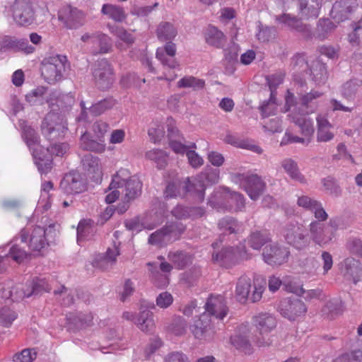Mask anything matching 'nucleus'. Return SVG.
<instances>
[{
    "label": "nucleus",
    "instance_id": "obj_1",
    "mask_svg": "<svg viewBox=\"0 0 362 362\" xmlns=\"http://www.w3.org/2000/svg\"><path fill=\"white\" fill-rule=\"evenodd\" d=\"M19 127L22 129V137L32 153L35 164L41 174H47L52 167L49 152L57 156H62L69 149L67 144H54L50 147L44 148L39 142V136L35 130L26 124L25 121L20 120Z\"/></svg>",
    "mask_w": 362,
    "mask_h": 362
},
{
    "label": "nucleus",
    "instance_id": "obj_2",
    "mask_svg": "<svg viewBox=\"0 0 362 362\" xmlns=\"http://www.w3.org/2000/svg\"><path fill=\"white\" fill-rule=\"evenodd\" d=\"M286 111L290 112L288 117L298 127L302 136H295L290 131L286 130L280 144L284 146L299 143L308 146L312 140L315 131L313 119L300 112V108L297 107L294 95L289 91L286 97Z\"/></svg>",
    "mask_w": 362,
    "mask_h": 362
},
{
    "label": "nucleus",
    "instance_id": "obj_3",
    "mask_svg": "<svg viewBox=\"0 0 362 362\" xmlns=\"http://www.w3.org/2000/svg\"><path fill=\"white\" fill-rule=\"evenodd\" d=\"M208 204L219 211H238L245 207V203L243 194L220 187L209 197Z\"/></svg>",
    "mask_w": 362,
    "mask_h": 362
},
{
    "label": "nucleus",
    "instance_id": "obj_4",
    "mask_svg": "<svg viewBox=\"0 0 362 362\" xmlns=\"http://www.w3.org/2000/svg\"><path fill=\"white\" fill-rule=\"evenodd\" d=\"M55 235L52 225L45 228L36 226L33 228H23L19 232L21 243L26 244L33 252H42L47 245L49 238Z\"/></svg>",
    "mask_w": 362,
    "mask_h": 362
},
{
    "label": "nucleus",
    "instance_id": "obj_5",
    "mask_svg": "<svg viewBox=\"0 0 362 362\" xmlns=\"http://www.w3.org/2000/svg\"><path fill=\"white\" fill-rule=\"evenodd\" d=\"M69 64L64 55L52 54L45 57L41 63V74L49 84H54L62 81Z\"/></svg>",
    "mask_w": 362,
    "mask_h": 362
},
{
    "label": "nucleus",
    "instance_id": "obj_6",
    "mask_svg": "<svg viewBox=\"0 0 362 362\" xmlns=\"http://www.w3.org/2000/svg\"><path fill=\"white\" fill-rule=\"evenodd\" d=\"M119 187L127 200L136 198L141 194L142 184L135 176H131L127 169H119L113 175L111 182V189Z\"/></svg>",
    "mask_w": 362,
    "mask_h": 362
},
{
    "label": "nucleus",
    "instance_id": "obj_7",
    "mask_svg": "<svg viewBox=\"0 0 362 362\" xmlns=\"http://www.w3.org/2000/svg\"><path fill=\"white\" fill-rule=\"evenodd\" d=\"M253 325L259 335L253 337V341L259 347L269 346L272 344V339L269 334L276 327L275 317L269 313H259L253 317Z\"/></svg>",
    "mask_w": 362,
    "mask_h": 362
},
{
    "label": "nucleus",
    "instance_id": "obj_8",
    "mask_svg": "<svg viewBox=\"0 0 362 362\" xmlns=\"http://www.w3.org/2000/svg\"><path fill=\"white\" fill-rule=\"evenodd\" d=\"M230 180L238 185L252 200H257L265 189V183L257 175L250 173H230Z\"/></svg>",
    "mask_w": 362,
    "mask_h": 362
},
{
    "label": "nucleus",
    "instance_id": "obj_9",
    "mask_svg": "<svg viewBox=\"0 0 362 362\" xmlns=\"http://www.w3.org/2000/svg\"><path fill=\"white\" fill-rule=\"evenodd\" d=\"M7 12L18 26H29L35 21L34 4L30 0H15Z\"/></svg>",
    "mask_w": 362,
    "mask_h": 362
},
{
    "label": "nucleus",
    "instance_id": "obj_10",
    "mask_svg": "<svg viewBox=\"0 0 362 362\" xmlns=\"http://www.w3.org/2000/svg\"><path fill=\"white\" fill-rule=\"evenodd\" d=\"M67 130V123L64 117L54 111L46 115L42 124V132L50 141L64 137Z\"/></svg>",
    "mask_w": 362,
    "mask_h": 362
},
{
    "label": "nucleus",
    "instance_id": "obj_11",
    "mask_svg": "<svg viewBox=\"0 0 362 362\" xmlns=\"http://www.w3.org/2000/svg\"><path fill=\"white\" fill-rule=\"evenodd\" d=\"M185 230V227L181 223L167 224L151 233L148 237V242L150 245L163 247L178 240Z\"/></svg>",
    "mask_w": 362,
    "mask_h": 362
},
{
    "label": "nucleus",
    "instance_id": "obj_12",
    "mask_svg": "<svg viewBox=\"0 0 362 362\" xmlns=\"http://www.w3.org/2000/svg\"><path fill=\"white\" fill-rule=\"evenodd\" d=\"M250 258V255L244 245L236 248L229 247L223 249L220 252L213 254L212 259L221 266L228 267L240 261Z\"/></svg>",
    "mask_w": 362,
    "mask_h": 362
},
{
    "label": "nucleus",
    "instance_id": "obj_13",
    "mask_svg": "<svg viewBox=\"0 0 362 362\" xmlns=\"http://www.w3.org/2000/svg\"><path fill=\"white\" fill-rule=\"evenodd\" d=\"M286 242L296 249H303L309 243L305 228L298 222L287 224L283 232Z\"/></svg>",
    "mask_w": 362,
    "mask_h": 362
},
{
    "label": "nucleus",
    "instance_id": "obj_14",
    "mask_svg": "<svg viewBox=\"0 0 362 362\" xmlns=\"http://www.w3.org/2000/svg\"><path fill=\"white\" fill-rule=\"evenodd\" d=\"M93 76L96 86L102 90L110 88L115 81L113 69L106 59L99 60L95 64Z\"/></svg>",
    "mask_w": 362,
    "mask_h": 362
},
{
    "label": "nucleus",
    "instance_id": "obj_15",
    "mask_svg": "<svg viewBox=\"0 0 362 362\" xmlns=\"http://www.w3.org/2000/svg\"><path fill=\"white\" fill-rule=\"evenodd\" d=\"M206 188V185L204 183L202 177H187L182 184V189L186 197L197 203L204 201Z\"/></svg>",
    "mask_w": 362,
    "mask_h": 362
},
{
    "label": "nucleus",
    "instance_id": "obj_16",
    "mask_svg": "<svg viewBox=\"0 0 362 362\" xmlns=\"http://www.w3.org/2000/svg\"><path fill=\"white\" fill-rule=\"evenodd\" d=\"M278 309L281 315L290 320H294L307 312L305 303L298 298H285L281 300Z\"/></svg>",
    "mask_w": 362,
    "mask_h": 362
},
{
    "label": "nucleus",
    "instance_id": "obj_17",
    "mask_svg": "<svg viewBox=\"0 0 362 362\" xmlns=\"http://www.w3.org/2000/svg\"><path fill=\"white\" fill-rule=\"evenodd\" d=\"M289 254L290 252L286 247L273 243L264 248L262 256L267 264L279 266L288 261Z\"/></svg>",
    "mask_w": 362,
    "mask_h": 362
},
{
    "label": "nucleus",
    "instance_id": "obj_18",
    "mask_svg": "<svg viewBox=\"0 0 362 362\" xmlns=\"http://www.w3.org/2000/svg\"><path fill=\"white\" fill-rule=\"evenodd\" d=\"M310 238L316 244L324 246L332 242L334 232L325 223L311 221L309 225Z\"/></svg>",
    "mask_w": 362,
    "mask_h": 362
},
{
    "label": "nucleus",
    "instance_id": "obj_19",
    "mask_svg": "<svg viewBox=\"0 0 362 362\" xmlns=\"http://www.w3.org/2000/svg\"><path fill=\"white\" fill-rule=\"evenodd\" d=\"M237 332V334L230 337L231 344L245 354H252L253 348L249 340L250 333L249 325L247 324L241 325Z\"/></svg>",
    "mask_w": 362,
    "mask_h": 362
},
{
    "label": "nucleus",
    "instance_id": "obj_20",
    "mask_svg": "<svg viewBox=\"0 0 362 362\" xmlns=\"http://www.w3.org/2000/svg\"><path fill=\"white\" fill-rule=\"evenodd\" d=\"M60 187L65 193L73 194L84 192L86 185L80 173L71 172L65 175L61 181Z\"/></svg>",
    "mask_w": 362,
    "mask_h": 362
},
{
    "label": "nucleus",
    "instance_id": "obj_21",
    "mask_svg": "<svg viewBox=\"0 0 362 362\" xmlns=\"http://www.w3.org/2000/svg\"><path fill=\"white\" fill-rule=\"evenodd\" d=\"M190 330L195 338L199 339H209L215 333L211 325V318L206 313H203L194 320L190 326Z\"/></svg>",
    "mask_w": 362,
    "mask_h": 362
},
{
    "label": "nucleus",
    "instance_id": "obj_22",
    "mask_svg": "<svg viewBox=\"0 0 362 362\" xmlns=\"http://www.w3.org/2000/svg\"><path fill=\"white\" fill-rule=\"evenodd\" d=\"M176 54V46L171 41L166 43L163 47H158L156 50V58L160 62L163 66L171 69L179 66V63L174 58Z\"/></svg>",
    "mask_w": 362,
    "mask_h": 362
},
{
    "label": "nucleus",
    "instance_id": "obj_23",
    "mask_svg": "<svg viewBox=\"0 0 362 362\" xmlns=\"http://www.w3.org/2000/svg\"><path fill=\"white\" fill-rule=\"evenodd\" d=\"M205 308L209 315H213L220 320L223 319L228 313L224 298L221 296H210L206 303Z\"/></svg>",
    "mask_w": 362,
    "mask_h": 362
},
{
    "label": "nucleus",
    "instance_id": "obj_24",
    "mask_svg": "<svg viewBox=\"0 0 362 362\" xmlns=\"http://www.w3.org/2000/svg\"><path fill=\"white\" fill-rule=\"evenodd\" d=\"M317 142H329L332 141L335 134L333 131V125L322 115H318L317 118Z\"/></svg>",
    "mask_w": 362,
    "mask_h": 362
},
{
    "label": "nucleus",
    "instance_id": "obj_25",
    "mask_svg": "<svg viewBox=\"0 0 362 362\" xmlns=\"http://www.w3.org/2000/svg\"><path fill=\"white\" fill-rule=\"evenodd\" d=\"M82 164L83 169L90 178L96 181L101 178L103 175L102 166L98 157L87 154L84 156Z\"/></svg>",
    "mask_w": 362,
    "mask_h": 362
},
{
    "label": "nucleus",
    "instance_id": "obj_26",
    "mask_svg": "<svg viewBox=\"0 0 362 362\" xmlns=\"http://www.w3.org/2000/svg\"><path fill=\"white\" fill-rule=\"evenodd\" d=\"M167 122L168 126V136L170 137L169 145L175 153L183 155L187 153V151H189V148H197L194 143L192 144L190 146H186L180 141L173 139V137L178 133V131L176 127H173L174 121L172 119L168 118Z\"/></svg>",
    "mask_w": 362,
    "mask_h": 362
},
{
    "label": "nucleus",
    "instance_id": "obj_27",
    "mask_svg": "<svg viewBox=\"0 0 362 362\" xmlns=\"http://www.w3.org/2000/svg\"><path fill=\"white\" fill-rule=\"evenodd\" d=\"M322 0H299V11L305 18H316L320 12Z\"/></svg>",
    "mask_w": 362,
    "mask_h": 362
},
{
    "label": "nucleus",
    "instance_id": "obj_28",
    "mask_svg": "<svg viewBox=\"0 0 362 362\" xmlns=\"http://www.w3.org/2000/svg\"><path fill=\"white\" fill-rule=\"evenodd\" d=\"M323 95V93L312 90L310 92L300 97L301 107L305 109L306 114L314 112L318 108V100Z\"/></svg>",
    "mask_w": 362,
    "mask_h": 362
},
{
    "label": "nucleus",
    "instance_id": "obj_29",
    "mask_svg": "<svg viewBox=\"0 0 362 362\" xmlns=\"http://www.w3.org/2000/svg\"><path fill=\"white\" fill-rule=\"evenodd\" d=\"M66 16H60V18H64L66 26L70 29H76L81 27L85 23V14L83 11L69 7Z\"/></svg>",
    "mask_w": 362,
    "mask_h": 362
},
{
    "label": "nucleus",
    "instance_id": "obj_30",
    "mask_svg": "<svg viewBox=\"0 0 362 362\" xmlns=\"http://www.w3.org/2000/svg\"><path fill=\"white\" fill-rule=\"evenodd\" d=\"M281 167L291 177V179L300 183H305L306 179L300 173L297 163L291 158H285L281 161Z\"/></svg>",
    "mask_w": 362,
    "mask_h": 362
},
{
    "label": "nucleus",
    "instance_id": "obj_31",
    "mask_svg": "<svg viewBox=\"0 0 362 362\" xmlns=\"http://www.w3.org/2000/svg\"><path fill=\"white\" fill-rule=\"evenodd\" d=\"M135 324L142 332H152L155 328L153 313L148 310H141L135 320Z\"/></svg>",
    "mask_w": 362,
    "mask_h": 362
},
{
    "label": "nucleus",
    "instance_id": "obj_32",
    "mask_svg": "<svg viewBox=\"0 0 362 362\" xmlns=\"http://www.w3.org/2000/svg\"><path fill=\"white\" fill-rule=\"evenodd\" d=\"M101 13L107 18L115 22H122L127 17L125 11L122 6L111 4H103Z\"/></svg>",
    "mask_w": 362,
    "mask_h": 362
},
{
    "label": "nucleus",
    "instance_id": "obj_33",
    "mask_svg": "<svg viewBox=\"0 0 362 362\" xmlns=\"http://www.w3.org/2000/svg\"><path fill=\"white\" fill-rule=\"evenodd\" d=\"M19 241L21 242V239L18 233L13 238V240L11 241V246L10 247L8 254L11 259L17 263H21L24 262L30 257V253L26 252L23 247L20 246Z\"/></svg>",
    "mask_w": 362,
    "mask_h": 362
},
{
    "label": "nucleus",
    "instance_id": "obj_34",
    "mask_svg": "<svg viewBox=\"0 0 362 362\" xmlns=\"http://www.w3.org/2000/svg\"><path fill=\"white\" fill-rule=\"evenodd\" d=\"M251 288V279L246 276H241L236 284L235 296L238 301L245 303L249 297Z\"/></svg>",
    "mask_w": 362,
    "mask_h": 362
},
{
    "label": "nucleus",
    "instance_id": "obj_35",
    "mask_svg": "<svg viewBox=\"0 0 362 362\" xmlns=\"http://www.w3.org/2000/svg\"><path fill=\"white\" fill-rule=\"evenodd\" d=\"M166 122L163 119L153 120L149 126L148 135L150 140L154 143H159L165 136V124Z\"/></svg>",
    "mask_w": 362,
    "mask_h": 362
},
{
    "label": "nucleus",
    "instance_id": "obj_36",
    "mask_svg": "<svg viewBox=\"0 0 362 362\" xmlns=\"http://www.w3.org/2000/svg\"><path fill=\"white\" fill-rule=\"evenodd\" d=\"M362 81L354 78L346 82L341 89V95L348 100H353L360 92Z\"/></svg>",
    "mask_w": 362,
    "mask_h": 362
},
{
    "label": "nucleus",
    "instance_id": "obj_37",
    "mask_svg": "<svg viewBox=\"0 0 362 362\" xmlns=\"http://www.w3.org/2000/svg\"><path fill=\"white\" fill-rule=\"evenodd\" d=\"M145 157L147 160L153 162L159 169L164 168L168 163V153L159 148H153L146 152Z\"/></svg>",
    "mask_w": 362,
    "mask_h": 362
},
{
    "label": "nucleus",
    "instance_id": "obj_38",
    "mask_svg": "<svg viewBox=\"0 0 362 362\" xmlns=\"http://www.w3.org/2000/svg\"><path fill=\"white\" fill-rule=\"evenodd\" d=\"M177 33L176 28L168 22H161L156 30L157 37L162 42L173 40Z\"/></svg>",
    "mask_w": 362,
    "mask_h": 362
},
{
    "label": "nucleus",
    "instance_id": "obj_39",
    "mask_svg": "<svg viewBox=\"0 0 362 362\" xmlns=\"http://www.w3.org/2000/svg\"><path fill=\"white\" fill-rule=\"evenodd\" d=\"M112 43L110 38L105 34L97 32V37L95 40V44L92 45V52L93 54L107 53L110 51Z\"/></svg>",
    "mask_w": 362,
    "mask_h": 362
},
{
    "label": "nucleus",
    "instance_id": "obj_40",
    "mask_svg": "<svg viewBox=\"0 0 362 362\" xmlns=\"http://www.w3.org/2000/svg\"><path fill=\"white\" fill-rule=\"evenodd\" d=\"M270 240V235L267 231H255L250 235L247 242L250 247L259 250Z\"/></svg>",
    "mask_w": 362,
    "mask_h": 362
},
{
    "label": "nucleus",
    "instance_id": "obj_41",
    "mask_svg": "<svg viewBox=\"0 0 362 362\" xmlns=\"http://www.w3.org/2000/svg\"><path fill=\"white\" fill-rule=\"evenodd\" d=\"M151 216H144L141 218H134L125 223L126 227L133 232L138 233L143 229L152 230L155 228L156 223L148 221Z\"/></svg>",
    "mask_w": 362,
    "mask_h": 362
},
{
    "label": "nucleus",
    "instance_id": "obj_42",
    "mask_svg": "<svg viewBox=\"0 0 362 362\" xmlns=\"http://www.w3.org/2000/svg\"><path fill=\"white\" fill-rule=\"evenodd\" d=\"M358 269V262L353 258L346 259L341 269V273L348 279L353 281L354 284H356L359 279L356 278V274Z\"/></svg>",
    "mask_w": 362,
    "mask_h": 362
},
{
    "label": "nucleus",
    "instance_id": "obj_43",
    "mask_svg": "<svg viewBox=\"0 0 362 362\" xmlns=\"http://www.w3.org/2000/svg\"><path fill=\"white\" fill-rule=\"evenodd\" d=\"M168 258L179 269H183L192 260L190 255L182 251L170 252Z\"/></svg>",
    "mask_w": 362,
    "mask_h": 362
},
{
    "label": "nucleus",
    "instance_id": "obj_44",
    "mask_svg": "<svg viewBox=\"0 0 362 362\" xmlns=\"http://www.w3.org/2000/svg\"><path fill=\"white\" fill-rule=\"evenodd\" d=\"M53 189V183L51 181H45L41 185V194L37 204V208H42L44 211L48 210L51 206L49 192Z\"/></svg>",
    "mask_w": 362,
    "mask_h": 362
},
{
    "label": "nucleus",
    "instance_id": "obj_45",
    "mask_svg": "<svg viewBox=\"0 0 362 362\" xmlns=\"http://www.w3.org/2000/svg\"><path fill=\"white\" fill-rule=\"evenodd\" d=\"M284 284H285L288 291L292 293H295L298 296L305 295V298L308 300L319 298L322 295V290L319 288L305 291L302 286L293 287L289 284L286 279L284 280Z\"/></svg>",
    "mask_w": 362,
    "mask_h": 362
},
{
    "label": "nucleus",
    "instance_id": "obj_46",
    "mask_svg": "<svg viewBox=\"0 0 362 362\" xmlns=\"http://www.w3.org/2000/svg\"><path fill=\"white\" fill-rule=\"evenodd\" d=\"M206 41L208 44L220 47L224 40L223 33L215 26L209 25L205 33Z\"/></svg>",
    "mask_w": 362,
    "mask_h": 362
},
{
    "label": "nucleus",
    "instance_id": "obj_47",
    "mask_svg": "<svg viewBox=\"0 0 362 362\" xmlns=\"http://www.w3.org/2000/svg\"><path fill=\"white\" fill-rule=\"evenodd\" d=\"M218 228L222 234H232L240 230L241 224L231 217H225L219 221Z\"/></svg>",
    "mask_w": 362,
    "mask_h": 362
},
{
    "label": "nucleus",
    "instance_id": "obj_48",
    "mask_svg": "<svg viewBox=\"0 0 362 362\" xmlns=\"http://www.w3.org/2000/svg\"><path fill=\"white\" fill-rule=\"evenodd\" d=\"M116 104L115 99L105 98L93 104L89 109V112L94 116H98L105 111L112 109Z\"/></svg>",
    "mask_w": 362,
    "mask_h": 362
},
{
    "label": "nucleus",
    "instance_id": "obj_49",
    "mask_svg": "<svg viewBox=\"0 0 362 362\" xmlns=\"http://www.w3.org/2000/svg\"><path fill=\"white\" fill-rule=\"evenodd\" d=\"M310 71L313 79L317 84L320 85L325 83L328 75L327 67L324 64L316 62L313 65Z\"/></svg>",
    "mask_w": 362,
    "mask_h": 362
},
{
    "label": "nucleus",
    "instance_id": "obj_50",
    "mask_svg": "<svg viewBox=\"0 0 362 362\" xmlns=\"http://www.w3.org/2000/svg\"><path fill=\"white\" fill-rule=\"evenodd\" d=\"M204 85V80L192 76H185L177 82L179 88H191L194 90L202 89Z\"/></svg>",
    "mask_w": 362,
    "mask_h": 362
},
{
    "label": "nucleus",
    "instance_id": "obj_51",
    "mask_svg": "<svg viewBox=\"0 0 362 362\" xmlns=\"http://www.w3.org/2000/svg\"><path fill=\"white\" fill-rule=\"evenodd\" d=\"M275 20L277 23L282 24L286 27H288L291 29L300 30L301 22L298 18L295 16H291L290 14L284 13L280 16H276L275 17Z\"/></svg>",
    "mask_w": 362,
    "mask_h": 362
},
{
    "label": "nucleus",
    "instance_id": "obj_52",
    "mask_svg": "<svg viewBox=\"0 0 362 362\" xmlns=\"http://www.w3.org/2000/svg\"><path fill=\"white\" fill-rule=\"evenodd\" d=\"M31 296L30 293H26L19 286L12 288V290L2 289L1 297L5 299H11L13 301H17L24 298H28Z\"/></svg>",
    "mask_w": 362,
    "mask_h": 362
},
{
    "label": "nucleus",
    "instance_id": "obj_53",
    "mask_svg": "<svg viewBox=\"0 0 362 362\" xmlns=\"http://www.w3.org/2000/svg\"><path fill=\"white\" fill-rule=\"evenodd\" d=\"M81 146L86 150L103 153L105 150L104 144L89 139V136L84 134L81 137Z\"/></svg>",
    "mask_w": 362,
    "mask_h": 362
},
{
    "label": "nucleus",
    "instance_id": "obj_54",
    "mask_svg": "<svg viewBox=\"0 0 362 362\" xmlns=\"http://www.w3.org/2000/svg\"><path fill=\"white\" fill-rule=\"evenodd\" d=\"M198 177H202L204 183L206 182L209 185L217 183L220 179V171L218 169L206 168L197 175Z\"/></svg>",
    "mask_w": 362,
    "mask_h": 362
},
{
    "label": "nucleus",
    "instance_id": "obj_55",
    "mask_svg": "<svg viewBox=\"0 0 362 362\" xmlns=\"http://www.w3.org/2000/svg\"><path fill=\"white\" fill-rule=\"evenodd\" d=\"M335 25L329 19H321L317 23V37L320 40H324L327 37V34L334 30Z\"/></svg>",
    "mask_w": 362,
    "mask_h": 362
},
{
    "label": "nucleus",
    "instance_id": "obj_56",
    "mask_svg": "<svg viewBox=\"0 0 362 362\" xmlns=\"http://www.w3.org/2000/svg\"><path fill=\"white\" fill-rule=\"evenodd\" d=\"M37 356V352L33 349H25L13 356V362H33Z\"/></svg>",
    "mask_w": 362,
    "mask_h": 362
},
{
    "label": "nucleus",
    "instance_id": "obj_57",
    "mask_svg": "<svg viewBox=\"0 0 362 362\" xmlns=\"http://www.w3.org/2000/svg\"><path fill=\"white\" fill-rule=\"evenodd\" d=\"M46 92L47 88L45 87H37L25 95L26 100L31 105L41 103Z\"/></svg>",
    "mask_w": 362,
    "mask_h": 362
},
{
    "label": "nucleus",
    "instance_id": "obj_58",
    "mask_svg": "<svg viewBox=\"0 0 362 362\" xmlns=\"http://www.w3.org/2000/svg\"><path fill=\"white\" fill-rule=\"evenodd\" d=\"M155 264L148 263V266L150 267L149 270L151 273V276L154 281L155 284L157 286H165L168 284V279L165 274H160L157 269V267L154 266Z\"/></svg>",
    "mask_w": 362,
    "mask_h": 362
},
{
    "label": "nucleus",
    "instance_id": "obj_59",
    "mask_svg": "<svg viewBox=\"0 0 362 362\" xmlns=\"http://www.w3.org/2000/svg\"><path fill=\"white\" fill-rule=\"evenodd\" d=\"M17 317L16 313L9 308L0 310V324L4 327L10 326Z\"/></svg>",
    "mask_w": 362,
    "mask_h": 362
},
{
    "label": "nucleus",
    "instance_id": "obj_60",
    "mask_svg": "<svg viewBox=\"0 0 362 362\" xmlns=\"http://www.w3.org/2000/svg\"><path fill=\"white\" fill-rule=\"evenodd\" d=\"M32 289L30 291H28L27 293H30L32 294H37L42 291L49 292L51 290V286L48 284V282L42 278H37L33 280L31 284Z\"/></svg>",
    "mask_w": 362,
    "mask_h": 362
},
{
    "label": "nucleus",
    "instance_id": "obj_61",
    "mask_svg": "<svg viewBox=\"0 0 362 362\" xmlns=\"http://www.w3.org/2000/svg\"><path fill=\"white\" fill-rule=\"evenodd\" d=\"M342 4V1H337L333 5L332 9V17L338 21H343L345 20L347 18L346 14L349 12L348 6H346L344 9H341L343 8Z\"/></svg>",
    "mask_w": 362,
    "mask_h": 362
},
{
    "label": "nucleus",
    "instance_id": "obj_62",
    "mask_svg": "<svg viewBox=\"0 0 362 362\" xmlns=\"http://www.w3.org/2000/svg\"><path fill=\"white\" fill-rule=\"evenodd\" d=\"M166 210L165 206H163V208L160 209V210H152L151 212L145 214L144 216H151V218H148V221L156 223L155 228L161 224L165 218H166Z\"/></svg>",
    "mask_w": 362,
    "mask_h": 362
},
{
    "label": "nucleus",
    "instance_id": "obj_63",
    "mask_svg": "<svg viewBox=\"0 0 362 362\" xmlns=\"http://www.w3.org/2000/svg\"><path fill=\"white\" fill-rule=\"evenodd\" d=\"M91 264L94 268L102 271L107 270L113 266V264L110 263V262H109L103 255L101 254L95 255L93 257L91 261Z\"/></svg>",
    "mask_w": 362,
    "mask_h": 362
},
{
    "label": "nucleus",
    "instance_id": "obj_64",
    "mask_svg": "<svg viewBox=\"0 0 362 362\" xmlns=\"http://www.w3.org/2000/svg\"><path fill=\"white\" fill-rule=\"evenodd\" d=\"M319 201L307 195H302L298 198L297 205L305 210L312 211Z\"/></svg>",
    "mask_w": 362,
    "mask_h": 362
}]
</instances>
